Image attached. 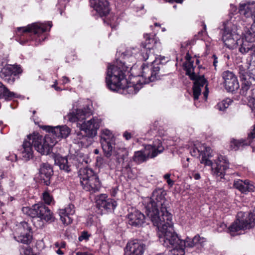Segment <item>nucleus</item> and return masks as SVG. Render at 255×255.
<instances>
[{
    "instance_id": "4468645a",
    "label": "nucleus",
    "mask_w": 255,
    "mask_h": 255,
    "mask_svg": "<svg viewBox=\"0 0 255 255\" xmlns=\"http://www.w3.org/2000/svg\"><path fill=\"white\" fill-rule=\"evenodd\" d=\"M235 26L231 23L224 26L222 33V40L225 45L230 49H235L239 45L238 41L241 38L235 31Z\"/></svg>"
},
{
    "instance_id": "dca6fc26",
    "label": "nucleus",
    "mask_w": 255,
    "mask_h": 255,
    "mask_svg": "<svg viewBox=\"0 0 255 255\" xmlns=\"http://www.w3.org/2000/svg\"><path fill=\"white\" fill-rule=\"evenodd\" d=\"M22 69L20 65H5L0 71V77L9 84H13L16 76L21 74Z\"/></svg>"
},
{
    "instance_id": "a18cd8bd",
    "label": "nucleus",
    "mask_w": 255,
    "mask_h": 255,
    "mask_svg": "<svg viewBox=\"0 0 255 255\" xmlns=\"http://www.w3.org/2000/svg\"><path fill=\"white\" fill-rule=\"evenodd\" d=\"M205 88H206V90H205V91H204L203 92V96H204L205 99L207 100L208 95V93H209V90H208L207 85L206 86Z\"/></svg>"
},
{
    "instance_id": "13d9d810",
    "label": "nucleus",
    "mask_w": 255,
    "mask_h": 255,
    "mask_svg": "<svg viewBox=\"0 0 255 255\" xmlns=\"http://www.w3.org/2000/svg\"><path fill=\"white\" fill-rule=\"evenodd\" d=\"M52 87H54L55 89V90L57 91L60 90L59 87H56L55 85H52Z\"/></svg>"
},
{
    "instance_id": "ea45409f",
    "label": "nucleus",
    "mask_w": 255,
    "mask_h": 255,
    "mask_svg": "<svg viewBox=\"0 0 255 255\" xmlns=\"http://www.w3.org/2000/svg\"><path fill=\"white\" fill-rule=\"evenodd\" d=\"M255 137V125L254 126V128L248 134V139L246 140L248 142ZM251 143V142H250Z\"/></svg>"
},
{
    "instance_id": "4d7b16f0",
    "label": "nucleus",
    "mask_w": 255,
    "mask_h": 255,
    "mask_svg": "<svg viewBox=\"0 0 255 255\" xmlns=\"http://www.w3.org/2000/svg\"><path fill=\"white\" fill-rule=\"evenodd\" d=\"M4 177V174L3 172L0 170V179H2Z\"/></svg>"
},
{
    "instance_id": "5701e85b",
    "label": "nucleus",
    "mask_w": 255,
    "mask_h": 255,
    "mask_svg": "<svg viewBox=\"0 0 255 255\" xmlns=\"http://www.w3.org/2000/svg\"><path fill=\"white\" fill-rule=\"evenodd\" d=\"M75 213V208L74 205L70 204L64 208L60 209L58 211L60 220L65 225H68L73 222L72 216Z\"/></svg>"
},
{
    "instance_id": "de8ad7c7",
    "label": "nucleus",
    "mask_w": 255,
    "mask_h": 255,
    "mask_svg": "<svg viewBox=\"0 0 255 255\" xmlns=\"http://www.w3.org/2000/svg\"><path fill=\"white\" fill-rule=\"evenodd\" d=\"M76 255H92L91 253L88 252H80L76 253Z\"/></svg>"
},
{
    "instance_id": "0e129e2a",
    "label": "nucleus",
    "mask_w": 255,
    "mask_h": 255,
    "mask_svg": "<svg viewBox=\"0 0 255 255\" xmlns=\"http://www.w3.org/2000/svg\"><path fill=\"white\" fill-rule=\"evenodd\" d=\"M94 152H95V153H96V154H98V152H99L98 150V149H95V150H94Z\"/></svg>"
},
{
    "instance_id": "423d86ee",
    "label": "nucleus",
    "mask_w": 255,
    "mask_h": 255,
    "mask_svg": "<svg viewBox=\"0 0 255 255\" xmlns=\"http://www.w3.org/2000/svg\"><path fill=\"white\" fill-rule=\"evenodd\" d=\"M159 70L158 65H132L128 67V75L140 78L135 84L139 85V90L142 85L153 82L159 78Z\"/></svg>"
},
{
    "instance_id": "37998d69",
    "label": "nucleus",
    "mask_w": 255,
    "mask_h": 255,
    "mask_svg": "<svg viewBox=\"0 0 255 255\" xmlns=\"http://www.w3.org/2000/svg\"><path fill=\"white\" fill-rule=\"evenodd\" d=\"M123 136L127 140L130 139L131 137V133L128 131H125L124 133Z\"/></svg>"
},
{
    "instance_id": "58836bf2",
    "label": "nucleus",
    "mask_w": 255,
    "mask_h": 255,
    "mask_svg": "<svg viewBox=\"0 0 255 255\" xmlns=\"http://www.w3.org/2000/svg\"><path fill=\"white\" fill-rule=\"evenodd\" d=\"M89 236L87 232H83L82 233L81 236L79 237V241L80 242L83 240L87 241L89 239Z\"/></svg>"
},
{
    "instance_id": "a19ab883",
    "label": "nucleus",
    "mask_w": 255,
    "mask_h": 255,
    "mask_svg": "<svg viewBox=\"0 0 255 255\" xmlns=\"http://www.w3.org/2000/svg\"><path fill=\"white\" fill-rule=\"evenodd\" d=\"M84 136L86 137V136H88L86 135V134L83 131H82L81 130L80 131V132H78L77 133V138L78 139H80Z\"/></svg>"
},
{
    "instance_id": "bf43d9fd",
    "label": "nucleus",
    "mask_w": 255,
    "mask_h": 255,
    "mask_svg": "<svg viewBox=\"0 0 255 255\" xmlns=\"http://www.w3.org/2000/svg\"><path fill=\"white\" fill-rule=\"evenodd\" d=\"M65 247V243H64V242L61 243L60 247L61 248H64Z\"/></svg>"
},
{
    "instance_id": "4c0bfd02",
    "label": "nucleus",
    "mask_w": 255,
    "mask_h": 255,
    "mask_svg": "<svg viewBox=\"0 0 255 255\" xmlns=\"http://www.w3.org/2000/svg\"><path fill=\"white\" fill-rule=\"evenodd\" d=\"M185 61L182 64H193L194 59H196V64H199L200 61L197 59L196 56L192 57L189 52H187L185 56Z\"/></svg>"
},
{
    "instance_id": "2eb2a0df",
    "label": "nucleus",
    "mask_w": 255,
    "mask_h": 255,
    "mask_svg": "<svg viewBox=\"0 0 255 255\" xmlns=\"http://www.w3.org/2000/svg\"><path fill=\"white\" fill-rule=\"evenodd\" d=\"M101 143L105 155L110 157L112 154L115 144V137L110 130L107 129L103 130Z\"/></svg>"
},
{
    "instance_id": "49530a36",
    "label": "nucleus",
    "mask_w": 255,
    "mask_h": 255,
    "mask_svg": "<svg viewBox=\"0 0 255 255\" xmlns=\"http://www.w3.org/2000/svg\"><path fill=\"white\" fill-rule=\"evenodd\" d=\"M122 150L124 152V154L122 155V159L123 160H124L125 159V157L128 155V151L126 148L123 149Z\"/></svg>"
},
{
    "instance_id": "6e6d98bb",
    "label": "nucleus",
    "mask_w": 255,
    "mask_h": 255,
    "mask_svg": "<svg viewBox=\"0 0 255 255\" xmlns=\"http://www.w3.org/2000/svg\"><path fill=\"white\" fill-rule=\"evenodd\" d=\"M254 21H255V9L254 10V11L253 12V16H251V17Z\"/></svg>"
},
{
    "instance_id": "680f3d73",
    "label": "nucleus",
    "mask_w": 255,
    "mask_h": 255,
    "mask_svg": "<svg viewBox=\"0 0 255 255\" xmlns=\"http://www.w3.org/2000/svg\"><path fill=\"white\" fill-rule=\"evenodd\" d=\"M188 166H189V164H187V163H184V164H183V166H184V167H185V168L188 167Z\"/></svg>"
},
{
    "instance_id": "cd10ccee",
    "label": "nucleus",
    "mask_w": 255,
    "mask_h": 255,
    "mask_svg": "<svg viewBox=\"0 0 255 255\" xmlns=\"http://www.w3.org/2000/svg\"><path fill=\"white\" fill-rule=\"evenodd\" d=\"M92 114L91 109L88 107L83 109H77L75 113L70 114L68 115V119L70 122L82 121L89 117Z\"/></svg>"
},
{
    "instance_id": "f3484780",
    "label": "nucleus",
    "mask_w": 255,
    "mask_h": 255,
    "mask_svg": "<svg viewBox=\"0 0 255 255\" xmlns=\"http://www.w3.org/2000/svg\"><path fill=\"white\" fill-rule=\"evenodd\" d=\"M97 207L101 210H105L107 212H112L115 210L117 206L116 201L112 198H108L106 194H101L96 198Z\"/></svg>"
},
{
    "instance_id": "72a5a7b5",
    "label": "nucleus",
    "mask_w": 255,
    "mask_h": 255,
    "mask_svg": "<svg viewBox=\"0 0 255 255\" xmlns=\"http://www.w3.org/2000/svg\"><path fill=\"white\" fill-rule=\"evenodd\" d=\"M251 142H249L246 140L241 139L236 140L233 139L231 141L230 147L232 150H237L241 147H243L245 145H250Z\"/></svg>"
},
{
    "instance_id": "393cba45",
    "label": "nucleus",
    "mask_w": 255,
    "mask_h": 255,
    "mask_svg": "<svg viewBox=\"0 0 255 255\" xmlns=\"http://www.w3.org/2000/svg\"><path fill=\"white\" fill-rule=\"evenodd\" d=\"M53 169L51 166L47 163H42L39 167V173L40 179L45 185L50 184V178L53 175Z\"/></svg>"
},
{
    "instance_id": "3c124183",
    "label": "nucleus",
    "mask_w": 255,
    "mask_h": 255,
    "mask_svg": "<svg viewBox=\"0 0 255 255\" xmlns=\"http://www.w3.org/2000/svg\"><path fill=\"white\" fill-rule=\"evenodd\" d=\"M212 59H213V64H217L218 63L217 57L215 55H213Z\"/></svg>"
},
{
    "instance_id": "2f4dec72",
    "label": "nucleus",
    "mask_w": 255,
    "mask_h": 255,
    "mask_svg": "<svg viewBox=\"0 0 255 255\" xmlns=\"http://www.w3.org/2000/svg\"><path fill=\"white\" fill-rule=\"evenodd\" d=\"M16 97V94L10 91L1 82H0V99L9 101Z\"/></svg>"
},
{
    "instance_id": "c85d7f7f",
    "label": "nucleus",
    "mask_w": 255,
    "mask_h": 255,
    "mask_svg": "<svg viewBox=\"0 0 255 255\" xmlns=\"http://www.w3.org/2000/svg\"><path fill=\"white\" fill-rule=\"evenodd\" d=\"M233 185L235 188L244 194H247L249 192H253L255 189V186L253 183L248 180L243 181L238 179L235 180Z\"/></svg>"
},
{
    "instance_id": "052dcab7",
    "label": "nucleus",
    "mask_w": 255,
    "mask_h": 255,
    "mask_svg": "<svg viewBox=\"0 0 255 255\" xmlns=\"http://www.w3.org/2000/svg\"><path fill=\"white\" fill-rule=\"evenodd\" d=\"M8 201H12L14 200V198L13 197H10L8 198Z\"/></svg>"
},
{
    "instance_id": "bb28decb",
    "label": "nucleus",
    "mask_w": 255,
    "mask_h": 255,
    "mask_svg": "<svg viewBox=\"0 0 255 255\" xmlns=\"http://www.w3.org/2000/svg\"><path fill=\"white\" fill-rule=\"evenodd\" d=\"M239 73L241 79L255 80V65H241L239 67Z\"/></svg>"
},
{
    "instance_id": "f257e3e1",
    "label": "nucleus",
    "mask_w": 255,
    "mask_h": 255,
    "mask_svg": "<svg viewBox=\"0 0 255 255\" xmlns=\"http://www.w3.org/2000/svg\"><path fill=\"white\" fill-rule=\"evenodd\" d=\"M161 189L155 190L151 197L146 199L145 210L147 217L157 227V235L160 243L167 248L177 250L181 255L185 250L195 248L199 253L204 247L206 239L196 235L193 239L187 237L181 240L173 229L172 215L167 210L168 201Z\"/></svg>"
},
{
    "instance_id": "ddd939ff",
    "label": "nucleus",
    "mask_w": 255,
    "mask_h": 255,
    "mask_svg": "<svg viewBox=\"0 0 255 255\" xmlns=\"http://www.w3.org/2000/svg\"><path fill=\"white\" fill-rule=\"evenodd\" d=\"M243 215L245 217V213H239L237 219L229 227V231L232 236H235L236 233L239 231L250 229L255 225V215L251 213L246 219H239L242 217Z\"/></svg>"
},
{
    "instance_id": "6e6552de",
    "label": "nucleus",
    "mask_w": 255,
    "mask_h": 255,
    "mask_svg": "<svg viewBox=\"0 0 255 255\" xmlns=\"http://www.w3.org/2000/svg\"><path fill=\"white\" fill-rule=\"evenodd\" d=\"M79 177L83 188L91 193L99 191L101 184L98 175L94 171L87 167L80 169Z\"/></svg>"
},
{
    "instance_id": "5fc2aeb1",
    "label": "nucleus",
    "mask_w": 255,
    "mask_h": 255,
    "mask_svg": "<svg viewBox=\"0 0 255 255\" xmlns=\"http://www.w3.org/2000/svg\"><path fill=\"white\" fill-rule=\"evenodd\" d=\"M56 253L60 255H63L64 254L63 252L60 249H58L57 251H56Z\"/></svg>"
},
{
    "instance_id": "e433bc0d",
    "label": "nucleus",
    "mask_w": 255,
    "mask_h": 255,
    "mask_svg": "<svg viewBox=\"0 0 255 255\" xmlns=\"http://www.w3.org/2000/svg\"><path fill=\"white\" fill-rule=\"evenodd\" d=\"M42 199L44 203L48 205H51L54 204V200L53 197L47 191H45L43 193Z\"/></svg>"
},
{
    "instance_id": "b1692460",
    "label": "nucleus",
    "mask_w": 255,
    "mask_h": 255,
    "mask_svg": "<svg viewBox=\"0 0 255 255\" xmlns=\"http://www.w3.org/2000/svg\"><path fill=\"white\" fill-rule=\"evenodd\" d=\"M90 1L100 16H106L109 13L110 9L107 0H90Z\"/></svg>"
},
{
    "instance_id": "f8f14e48",
    "label": "nucleus",
    "mask_w": 255,
    "mask_h": 255,
    "mask_svg": "<svg viewBox=\"0 0 255 255\" xmlns=\"http://www.w3.org/2000/svg\"><path fill=\"white\" fill-rule=\"evenodd\" d=\"M182 67L186 75L194 81L193 86V97L194 100H197L201 94V88L205 85L207 81L204 77L198 75V72L195 71L196 66H194V65H182Z\"/></svg>"
},
{
    "instance_id": "c03bdc74",
    "label": "nucleus",
    "mask_w": 255,
    "mask_h": 255,
    "mask_svg": "<svg viewBox=\"0 0 255 255\" xmlns=\"http://www.w3.org/2000/svg\"><path fill=\"white\" fill-rule=\"evenodd\" d=\"M62 84H66L70 82L69 79L66 76H63L62 79Z\"/></svg>"
},
{
    "instance_id": "473e14b6",
    "label": "nucleus",
    "mask_w": 255,
    "mask_h": 255,
    "mask_svg": "<svg viewBox=\"0 0 255 255\" xmlns=\"http://www.w3.org/2000/svg\"><path fill=\"white\" fill-rule=\"evenodd\" d=\"M212 149L210 147H204V149L202 151H200L197 148H193L191 151L190 153L192 156H201V159H202V155L203 153H206L207 158H210L212 156Z\"/></svg>"
},
{
    "instance_id": "0eeeda50",
    "label": "nucleus",
    "mask_w": 255,
    "mask_h": 255,
    "mask_svg": "<svg viewBox=\"0 0 255 255\" xmlns=\"http://www.w3.org/2000/svg\"><path fill=\"white\" fill-rule=\"evenodd\" d=\"M164 150L161 141L155 139L152 144H147L144 149L134 152L132 159L137 164L146 161L149 158H153L162 153Z\"/></svg>"
},
{
    "instance_id": "c756f323",
    "label": "nucleus",
    "mask_w": 255,
    "mask_h": 255,
    "mask_svg": "<svg viewBox=\"0 0 255 255\" xmlns=\"http://www.w3.org/2000/svg\"><path fill=\"white\" fill-rule=\"evenodd\" d=\"M255 9V2H248L241 3L239 11L241 14L244 15L246 17H251L253 16V12Z\"/></svg>"
},
{
    "instance_id": "8fccbe9b",
    "label": "nucleus",
    "mask_w": 255,
    "mask_h": 255,
    "mask_svg": "<svg viewBox=\"0 0 255 255\" xmlns=\"http://www.w3.org/2000/svg\"><path fill=\"white\" fill-rule=\"evenodd\" d=\"M250 30H251V32L255 33V21H254V23L252 24Z\"/></svg>"
},
{
    "instance_id": "aec40b11",
    "label": "nucleus",
    "mask_w": 255,
    "mask_h": 255,
    "mask_svg": "<svg viewBox=\"0 0 255 255\" xmlns=\"http://www.w3.org/2000/svg\"><path fill=\"white\" fill-rule=\"evenodd\" d=\"M100 120L93 118L87 122H83L80 126V130L89 137L94 136L97 134V130L100 127Z\"/></svg>"
},
{
    "instance_id": "774afa93",
    "label": "nucleus",
    "mask_w": 255,
    "mask_h": 255,
    "mask_svg": "<svg viewBox=\"0 0 255 255\" xmlns=\"http://www.w3.org/2000/svg\"><path fill=\"white\" fill-rule=\"evenodd\" d=\"M190 159L189 158H186V161H188V162H189Z\"/></svg>"
},
{
    "instance_id": "9d476101",
    "label": "nucleus",
    "mask_w": 255,
    "mask_h": 255,
    "mask_svg": "<svg viewBox=\"0 0 255 255\" xmlns=\"http://www.w3.org/2000/svg\"><path fill=\"white\" fill-rule=\"evenodd\" d=\"M200 163L206 166H211L212 174L221 179L224 177L229 165V161L226 156L221 155L218 156L213 163L210 158H207L206 153H203Z\"/></svg>"
},
{
    "instance_id": "4be33fe9",
    "label": "nucleus",
    "mask_w": 255,
    "mask_h": 255,
    "mask_svg": "<svg viewBox=\"0 0 255 255\" xmlns=\"http://www.w3.org/2000/svg\"><path fill=\"white\" fill-rule=\"evenodd\" d=\"M145 245L137 240L131 241L127 244L124 255H142Z\"/></svg>"
},
{
    "instance_id": "e2e57ef3",
    "label": "nucleus",
    "mask_w": 255,
    "mask_h": 255,
    "mask_svg": "<svg viewBox=\"0 0 255 255\" xmlns=\"http://www.w3.org/2000/svg\"><path fill=\"white\" fill-rule=\"evenodd\" d=\"M156 255H167L165 253H160V254H158Z\"/></svg>"
},
{
    "instance_id": "a878e982",
    "label": "nucleus",
    "mask_w": 255,
    "mask_h": 255,
    "mask_svg": "<svg viewBox=\"0 0 255 255\" xmlns=\"http://www.w3.org/2000/svg\"><path fill=\"white\" fill-rule=\"evenodd\" d=\"M128 222L132 226L140 227L145 222V216L138 210H134L128 215Z\"/></svg>"
},
{
    "instance_id": "f03ea898",
    "label": "nucleus",
    "mask_w": 255,
    "mask_h": 255,
    "mask_svg": "<svg viewBox=\"0 0 255 255\" xmlns=\"http://www.w3.org/2000/svg\"><path fill=\"white\" fill-rule=\"evenodd\" d=\"M144 37L145 41L141 43L143 49L140 53L136 47L125 48L124 45L120 47L116 54L117 64H135L138 61H145L148 58V51L160 47V43L156 37L151 38L147 34H145Z\"/></svg>"
},
{
    "instance_id": "79ce46f5",
    "label": "nucleus",
    "mask_w": 255,
    "mask_h": 255,
    "mask_svg": "<svg viewBox=\"0 0 255 255\" xmlns=\"http://www.w3.org/2000/svg\"><path fill=\"white\" fill-rule=\"evenodd\" d=\"M192 177L195 180H199L201 178L200 173L194 172L192 173Z\"/></svg>"
},
{
    "instance_id": "864d4df0",
    "label": "nucleus",
    "mask_w": 255,
    "mask_h": 255,
    "mask_svg": "<svg viewBox=\"0 0 255 255\" xmlns=\"http://www.w3.org/2000/svg\"><path fill=\"white\" fill-rule=\"evenodd\" d=\"M171 174L170 173H167L164 175V178L167 180L169 179H170Z\"/></svg>"
},
{
    "instance_id": "c9c22d12",
    "label": "nucleus",
    "mask_w": 255,
    "mask_h": 255,
    "mask_svg": "<svg viewBox=\"0 0 255 255\" xmlns=\"http://www.w3.org/2000/svg\"><path fill=\"white\" fill-rule=\"evenodd\" d=\"M243 81L242 84V88L240 90V94L243 96H246L247 95L248 92L250 89L251 83V82L247 81V80L245 79H241Z\"/></svg>"
},
{
    "instance_id": "9b49d317",
    "label": "nucleus",
    "mask_w": 255,
    "mask_h": 255,
    "mask_svg": "<svg viewBox=\"0 0 255 255\" xmlns=\"http://www.w3.org/2000/svg\"><path fill=\"white\" fill-rule=\"evenodd\" d=\"M55 162L61 170L66 173L72 171L74 168H82L81 165L87 163L83 157L79 155H73L68 157H57L55 160Z\"/></svg>"
},
{
    "instance_id": "20e7f679",
    "label": "nucleus",
    "mask_w": 255,
    "mask_h": 255,
    "mask_svg": "<svg viewBox=\"0 0 255 255\" xmlns=\"http://www.w3.org/2000/svg\"><path fill=\"white\" fill-rule=\"evenodd\" d=\"M42 128L48 131L44 138L38 133H33L35 149L42 154H49L53 146L62 138H66L70 132V128L66 126H43Z\"/></svg>"
},
{
    "instance_id": "f704fd0d",
    "label": "nucleus",
    "mask_w": 255,
    "mask_h": 255,
    "mask_svg": "<svg viewBox=\"0 0 255 255\" xmlns=\"http://www.w3.org/2000/svg\"><path fill=\"white\" fill-rule=\"evenodd\" d=\"M232 102V101L230 99H227L225 100H223L221 102H219L215 106L216 109L220 111H224L227 109L230 104Z\"/></svg>"
},
{
    "instance_id": "603ef678",
    "label": "nucleus",
    "mask_w": 255,
    "mask_h": 255,
    "mask_svg": "<svg viewBox=\"0 0 255 255\" xmlns=\"http://www.w3.org/2000/svg\"><path fill=\"white\" fill-rule=\"evenodd\" d=\"M166 182L168 185L170 186H172L174 184V181L172 180L171 179H169L166 180Z\"/></svg>"
},
{
    "instance_id": "09e8293b",
    "label": "nucleus",
    "mask_w": 255,
    "mask_h": 255,
    "mask_svg": "<svg viewBox=\"0 0 255 255\" xmlns=\"http://www.w3.org/2000/svg\"><path fill=\"white\" fill-rule=\"evenodd\" d=\"M166 1L169 2H176L177 3H182L183 1V0H165Z\"/></svg>"
},
{
    "instance_id": "7c9ffc66",
    "label": "nucleus",
    "mask_w": 255,
    "mask_h": 255,
    "mask_svg": "<svg viewBox=\"0 0 255 255\" xmlns=\"http://www.w3.org/2000/svg\"><path fill=\"white\" fill-rule=\"evenodd\" d=\"M239 42V49L240 52L246 54L249 51L251 53L255 52V44L241 38L238 41Z\"/></svg>"
},
{
    "instance_id": "338daca9",
    "label": "nucleus",
    "mask_w": 255,
    "mask_h": 255,
    "mask_svg": "<svg viewBox=\"0 0 255 255\" xmlns=\"http://www.w3.org/2000/svg\"><path fill=\"white\" fill-rule=\"evenodd\" d=\"M203 26H204V30H206V25L205 24V23H203Z\"/></svg>"
},
{
    "instance_id": "1a4fd4ad",
    "label": "nucleus",
    "mask_w": 255,
    "mask_h": 255,
    "mask_svg": "<svg viewBox=\"0 0 255 255\" xmlns=\"http://www.w3.org/2000/svg\"><path fill=\"white\" fill-rule=\"evenodd\" d=\"M22 211L33 218H39L47 223L53 222L55 219L53 213L43 203L35 204L31 208L23 207Z\"/></svg>"
},
{
    "instance_id": "6ab92c4d",
    "label": "nucleus",
    "mask_w": 255,
    "mask_h": 255,
    "mask_svg": "<svg viewBox=\"0 0 255 255\" xmlns=\"http://www.w3.org/2000/svg\"><path fill=\"white\" fill-rule=\"evenodd\" d=\"M224 79V86L228 92H233L239 88V84L236 75L229 71H224L222 73Z\"/></svg>"
},
{
    "instance_id": "a211bd4d",
    "label": "nucleus",
    "mask_w": 255,
    "mask_h": 255,
    "mask_svg": "<svg viewBox=\"0 0 255 255\" xmlns=\"http://www.w3.org/2000/svg\"><path fill=\"white\" fill-rule=\"evenodd\" d=\"M30 230V227L27 222H21L17 229L16 232L18 235L14 237L15 240L24 244H29L32 239Z\"/></svg>"
},
{
    "instance_id": "69168bd1",
    "label": "nucleus",
    "mask_w": 255,
    "mask_h": 255,
    "mask_svg": "<svg viewBox=\"0 0 255 255\" xmlns=\"http://www.w3.org/2000/svg\"><path fill=\"white\" fill-rule=\"evenodd\" d=\"M226 227V225L224 224H222L221 225V227H222V228H224Z\"/></svg>"
},
{
    "instance_id": "39448f33",
    "label": "nucleus",
    "mask_w": 255,
    "mask_h": 255,
    "mask_svg": "<svg viewBox=\"0 0 255 255\" xmlns=\"http://www.w3.org/2000/svg\"><path fill=\"white\" fill-rule=\"evenodd\" d=\"M48 26H49V30L52 26L51 22H48V25L45 23H34L26 27H17L16 34L19 37L18 41L21 44H25L29 40L43 41L46 38V36L45 34H42L48 30Z\"/></svg>"
},
{
    "instance_id": "412c9836",
    "label": "nucleus",
    "mask_w": 255,
    "mask_h": 255,
    "mask_svg": "<svg viewBox=\"0 0 255 255\" xmlns=\"http://www.w3.org/2000/svg\"><path fill=\"white\" fill-rule=\"evenodd\" d=\"M33 137V134L28 135L23 141L21 156L22 159L25 161H28L33 157V146L35 147V142L32 139Z\"/></svg>"
},
{
    "instance_id": "7ed1b4c3",
    "label": "nucleus",
    "mask_w": 255,
    "mask_h": 255,
    "mask_svg": "<svg viewBox=\"0 0 255 255\" xmlns=\"http://www.w3.org/2000/svg\"><path fill=\"white\" fill-rule=\"evenodd\" d=\"M128 74V67L126 65H109L106 77L108 88L113 91L127 89L128 92L136 94L139 91V85L129 84L126 78Z\"/></svg>"
}]
</instances>
